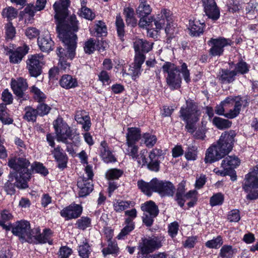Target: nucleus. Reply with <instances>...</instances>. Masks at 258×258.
<instances>
[{
    "mask_svg": "<svg viewBox=\"0 0 258 258\" xmlns=\"http://www.w3.org/2000/svg\"><path fill=\"white\" fill-rule=\"evenodd\" d=\"M228 220L231 222H237L240 219V212L237 209L230 211L227 215Z\"/></svg>",
    "mask_w": 258,
    "mask_h": 258,
    "instance_id": "680f3d73",
    "label": "nucleus"
},
{
    "mask_svg": "<svg viewBox=\"0 0 258 258\" xmlns=\"http://www.w3.org/2000/svg\"><path fill=\"white\" fill-rule=\"evenodd\" d=\"M239 159L235 156H228L223 159L221 163V167L223 168H227V170L234 169L240 164Z\"/></svg>",
    "mask_w": 258,
    "mask_h": 258,
    "instance_id": "c85d7f7f",
    "label": "nucleus"
},
{
    "mask_svg": "<svg viewBox=\"0 0 258 258\" xmlns=\"http://www.w3.org/2000/svg\"><path fill=\"white\" fill-rule=\"evenodd\" d=\"M232 44V42L230 39L223 37L212 38L208 41V44L211 46L209 54L212 56H220L223 55L224 47L230 46Z\"/></svg>",
    "mask_w": 258,
    "mask_h": 258,
    "instance_id": "9b49d317",
    "label": "nucleus"
},
{
    "mask_svg": "<svg viewBox=\"0 0 258 258\" xmlns=\"http://www.w3.org/2000/svg\"><path fill=\"white\" fill-rule=\"evenodd\" d=\"M75 119L76 121L82 124V128L85 131H88L91 126V121L89 116L84 110H79L76 113Z\"/></svg>",
    "mask_w": 258,
    "mask_h": 258,
    "instance_id": "a878e982",
    "label": "nucleus"
},
{
    "mask_svg": "<svg viewBox=\"0 0 258 258\" xmlns=\"http://www.w3.org/2000/svg\"><path fill=\"white\" fill-rule=\"evenodd\" d=\"M84 49L86 53H93L95 50V40L93 38L89 39L85 43Z\"/></svg>",
    "mask_w": 258,
    "mask_h": 258,
    "instance_id": "13d9d810",
    "label": "nucleus"
},
{
    "mask_svg": "<svg viewBox=\"0 0 258 258\" xmlns=\"http://www.w3.org/2000/svg\"><path fill=\"white\" fill-rule=\"evenodd\" d=\"M17 14V11L13 7H8L4 9L2 12L3 16L10 20L15 18Z\"/></svg>",
    "mask_w": 258,
    "mask_h": 258,
    "instance_id": "4d7b16f0",
    "label": "nucleus"
},
{
    "mask_svg": "<svg viewBox=\"0 0 258 258\" xmlns=\"http://www.w3.org/2000/svg\"><path fill=\"white\" fill-rule=\"evenodd\" d=\"M249 68L248 65L245 62L240 61L236 63L234 71L236 72V75L238 74L243 75L248 73Z\"/></svg>",
    "mask_w": 258,
    "mask_h": 258,
    "instance_id": "8fccbe9b",
    "label": "nucleus"
},
{
    "mask_svg": "<svg viewBox=\"0 0 258 258\" xmlns=\"http://www.w3.org/2000/svg\"><path fill=\"white\" fill-rule=\"evenodd\" d=\"M136 12L139 17L148 16L151 12L152 9L145 0L141 1Z\"/></svg>",
    "mask_w": 258,
    "mask_h": 258,
    "instance_id": "473e14b6",
    "label": "nucleus"
},
{
    "mask_svg": "<svg viewBox=\"0 0 258 258\" xmlns=\"http://www.w3.org/2000/svg\"><path fill=\"white\" fill-rule=\"evenodd\" d=\"M141 72V67L132 63L128 69V74L132 76L133 79L135 80L140 76Z\"/></svg>",
    "mask_w": 258,
    "mask_h": 258,
    "instance_id": "603ef678",
    "label": "nucleus"
},
{
    "mask_svg": "<svg viewBox=\"0 0 258 258\" xmlns=\"http://www.w3.org/2000/svg\"><path fill=\"white\" fill-rule=\"evenodd\" d=\"M204 12L208 18L211 19L212 21H215L220 18V9L217 5L208 9V10L204 11Z\"/></svg>",
    "mask_w": 258,
    "mask_h": 258,
    "instance_id": "ea45409f",
    "label": "nucleus"
},
{
    "mask_svg": "<svg viewBox=\"0 0 258 258\" xmlns=\"http://www.w3.org/2000/svg\"><path fill=\"white\" fill-rule=\"evenodd\" d=\"M224 196L221 193H217L214 195L210 200V204L212 207L221 205L224 201Z\"/></svg>",
    "mask_w": 258,
    "mask_h": 258,
    "instance_id": "864d4df0",
    "label": "nucleus"
},
{
    "mask_svg": "<svg viewBox=\"0 0 258 258\" xmlns=\"http://www.w3.org/2000/svg\"><path fill=\"white\" fill-rule=\"evenodd\" d=\"M164 237L162 236L145 238L143 240L142 245L140 246V251L138 252V254H141L143 256L153 252L162 246V241Z\"/></svg>",
    "mask_w": 258,
    "mask_h": 258,
    "instance_id": "ddd939ff",
    "label": "nucleus"
},
{
    "mask_svg": "<svg viewBox=\"0 0 258 258\" xmlns=\"http://www.w3.org/2000/svg\"><path fill=\"white\" fill-rule=\"evenodd\" d=\"M162 154V150L157 148L153 149L149 153L150 161L146 164L149 170L155 172H158L159 170L160 162L159 159Z\"/></svg>",
    "mask_w": 258,
    "mask_h": 258,
    "instance_id": "dca6fc26",
    "label": "nucleus"
},
{
    "mask_svg": "<svg viewBox=\"0 0 258 258\" xmlns=\"http://www.w3.org/2000/svg\"><path fill=\"white\" fill-rule=\"evenodd\" d=\"M236 135V133L233 130L222 133L216 144L207 149L205 162L212 163L228 154L233 149Z\"/></svg>",
    "mask_w": 258,
    "mask_h": 258,
    "instance_id": "7ed1b4c3",
    "label": "nucleus"
},
{
    "mask_svg": "<svg viewBox=\"0 0 258 258\" xmlns=\"http://www.w3.org/2000/svg\"><path fill=\"white\" fill-rule=\"evenodd\" d=\"M11 88L14 93L19 98H24L25 96L24 92L28 88L26 80L22 78L12 79L11 81Z\"/></svg>",
    "mask_w": 258,
    "mask_h": 258,
    "instance_id": "a211bd4d",
    "label": "nucleus"
},
{
    "mask_svg": "<svg viewBox=\"0 0 258 258\" xmlns=\"http://www.w3.org/2000/svg\"><path fill=\"white\" fill-rule=\"evenodd\" d=\"M171 12L168 10H163L160 14H158L156 19L153 21L156 26V29L160 30L165 25V23L167 24L172 20L171 17Z\"/></svg>",
    "mask_w": 258,
    "mask_h": 258,
    "instance_id": "393cba45",
    "label": "nucleus"
},
{
    "mask_svg": "<svg viewBox=\"0 0 258 258\" xmlns=\"http://www.w3.org/2000/svg\"><path fill=\"white\" fill-rule=\"evenodd\" d=\"M2 99L3 101L5 102V104H6V105L7 104H12L13 100L12 94L8 89L5 90L2 93Z\"/></svg>",
    "mask_w": 258,
    "mask_h": 258,
    "instance_id": "774afa93",
    "label": "nucleus"
},
{
    "mask_svg": "<svg viewBox=\"0 0 258 258\" xmlns=\"http://www.w3.org/2000/svg\"><path fill=\"white\" fill-rule=\"evenodd\" d=\"M118 247L117 244L112 241L110 239L108 241V246L102 250V252L104 256L107 254H115L118 252Z\"/></svg>",
    "mask_w": 258,
    "mask_h": 258,
    "instance_id": "e433bc0d",
    "label": "nucleus"
},
{
    "mask_svg": "<svg viewBox=\"0 0 258 258\" xmlns=\"http://www.w3.org/2000/svg\"><path fill=\"white\" fill-rule=\"evenodd\" d=\"M142 142L144 143L148 148H152L157 142V138L155 135L149 133L142 135Z\"/></svg>",
    "mask_w": 258,
    "mask_h": 258,
    "instance_id": "58836bf2",
    "label": "nucleus"
},
{
    "mask_svg": "<svg viewBox=\"0 0 258 258\" xmlns=\"http://www.w3.org/2000/svg\"><path fill=\"white\" fill-rule=\"evenodd\" d=\"M233 103H234V108L239 112L242 105L243 107H246L248 105V102L246 99H243L242 97L239 96L235 97Z\"/></svg>",
    "mask_w": 258,
    "mask_h": 258,
    "instance_id": "6e6d98bb",
    "label": "nucleus"
},
{
    "mask_svg": "<svg viewBox=\"0 0 258 258\" xmlns=\"http://www.w3.org/2000/svg\"><path fill=\"white\" fill-rule=\"evenodd\" d=\"M123 173V171L121 169L112 168L107 171L105 176L108 180L118 179L122 176Z\"/></svg>",
    "mask_w": 258,
    "mask_h": 258,
    "instance_id": "79ce46f5",
    "label": "nucleus"
},
{
    "mask_svg": "<svg viewBox=\"0 0 258 258\" xmlns=\"http://www.w3.org/2000/svg\"><path fill=\"white\" fill-rule=\"evenodd\" d=\"M53 125L58 142L67 143V139H69L76 145L80 143L79 135L74 132L62 117H57L54 120Z\"/></svg>",
    "mask_w": 258,
    "mask_h": 258,
    "instance_id": "39448f33",
    "label": "nucleus"
},
{
    "mask_svg": "<svg viewBox=\"0 0 258 258\" xmlns=\"http://www.w3.org/2000/svg\"><path fill=\"white\" fill-rule=\"evenodd\" d=\"M28 52L27 47H19L16 50L10 49L7 54L9 55L10 61L13 63H18Z\"/></svg>",
    "mask_w": 258,
    "mask_h": 258,
    "instance_id": "b1692460",
    "label": "nucleus"
},
{
    "mask_svg": "<svg viewBox=\"0 0 258 258\" xmlns=\"http://www.w3.org/2000/svg\"><path fill=\"white\" fill-rule=\"evenodd\" d=\"M73 253L72 249L67 246H61L59 250V256L60 258H68Z\"/></svg>",
    "mask_w": 258,
    "mask_h": 258,
    "instance_id": "338daca9",
    "label": "nucleus"
},
{
    "mask_svg": "<svg viewBox=\"0 0 258 258\" xmlns=\"http://www.w3.org/2000/svg\"><path fill=\"white\" fill-rule=\"evenodd\" d=\"M162 69L167 85L172 90L180 88L182 82L180 73L186 83L190 81L189 71L185 62H182L179 66L171 62L166 61L163 64Z\"/></svg>",
    "mask_w": 258,
    "mask_h": 258,
    "instance_id": "20e7f679",
    "label": "nucleus"
},
{
    "mask_svg": "<svg viewBox=\"0 0 258 258\" xmlns=\"http://www.w3.org/2000/svg\"><path fill=\"white\" fill-rule=\"evenodd\" d=\"M43 59L41 54L29 55L27 60V68L31 76L37 77L41 73V63Z\"/></svg>",
    "mask_w": 258,
    "mask_h": 258,
    "instance_id": "4468645a",
    "label": "nucleus"
},
{
    "mask_svg": "<svg viewBox=\"0 0 258 258\" xmlns=\"http://www.w3.org/2000/svg\"><path fill=\"white\" fill-rule=\"evenodd\" d=\"M125 137V145L126 148L125 152H128L129 154L134 155L135 152L137 151V147H139L137 143L142 138L141 131L138 127H128Z\"/></svg>",
    "mask_w": 258,
    "mask_h": 258,
    "instance_id": "1a4fd4ad",
    "label": "nucleus"
},
{
    "mask_svg": "<svg viewBox=\"0 0 258 258\" xmlns=\"http://www.w3.org/2000/svg\"><path fill=\"white\" fill-rule=\"evenodd\" d=\"M38 45L41 51L49 52L52 50L54 46V42L52 41L49 32L45 31L37 39Z\"/></svg>",
    "mask_w": 258,
    "mask_h": 258,
    "instance_id": "6ab92c4d",
    "label": "nucleus"
},
{
    "mask_svg": "<svg viewBox=\"0 0 258 258\" xmlns=\"http://www.w3.org/2000/svg\"><path fill=\"white\" fill-rule=\"evenodd\" d=\"M82 207L78 204H72L60 211V215L67 220L76 219L82 213Z\"/></svg>",
    "mask_w": 258,
    "mask_h": 258,
    "instance_id": "f3484780",
    "label": "nucleus"
},
{
    "mask_svg": "<svg viewBox=\"0 0 258 258\" xmlns=\"http://www.w3.org/2000/svg\"><path fill=\"white\" fill-rule=\"evenodd\" d=\"M69 0H60V4L55 2L53 7L55 12L54 18L57 21L56 31L59 38L67 46L68 57L72 59L77 46L76 34L78 30V21L75 16L67 15Z\"/></svg>",
    "mask_w": 258,
    "mask_h": 258,
    "instance_id": "f257e3e1",
    "label": "nucleus"
},
{
    "mask_svg": "<svg viewBox=\"0 0 258 258\" xmlns=\"http://www.w3.org/2000/svg\"><path fill=\"white\" fill-rule=\"evenodd\" d=\"M175 187L171 182L158 179L156 192L161 197L172 196Z\"/></svg>",
    "mask_w": 258,
    "mask_h": 258,
    "instance_id": "412c9836",
    "label": "nucleus"
},
{
    "mask_svg": "<svg viewBox=\"0 0 258 258\" xmlns=\"http://www.w3.org/2000/svg\"><path fill=\"white\" fill-rule=\"evenodd\" d=\"M115 26L117 30L118 36L121 41L123 40V37L124 36V23L123 19L121 16L118 15L116 17Z\"/></svg>",
    "mask_w": 258,
    "mask_h": 258,
    "instance_id": "c9c22d12",
    "label": "nucleus"
},
{
    "mask_svg": "<svg viewBox=\"0 0 258 258\" xmlns=\"http://www.w3.org/2000/svg\"><path fill=\"white\" fill-rule=\"evenodd\" d=\"M179 114V117L183 121H199L200 115L198 106L191 100L186 101V105L181 107Z\"/></svg>",
    "mask_w": 258,
    "mask_h": 258,
    "instance_id": "9d476101",
    "label": "nucleus"
},
{
    "mask_svg": "<svg viewBox=\"0 0 258 258\" xmlns=\"http://www.w3.org/2000/svg\"><path fill=\"white\" fill-rule=\"evenodd\" d=\"M236 72L228 69H221L218 75V78L221 83H231L235 80Z\"/></svg>",
    "mask_w": 258,
    "mask_h": 258,
    "instance_id": "bb28decb",
    "label": "nucleus"
},
{
    "mask_svg": "<svg viewBox=\"0 0 258 258\" xmlns=\"http://www.w3.org/2000/svg\"><path fill=\"white\" fill-rule=\"evenodd\" d=\"M86 177L83 176L78 179L77 186L79 188V196L80 197H85L91 193L93 189V177L94 173L92 168L90 165L85 167Z\"/></svg>",
    "mask_w": 258,
    "mask_h": 258,
    "instance_id": "423d86ee",
    "label": "nucleus"
},
{
    "mask_svg": "<svg viewBox=\"0 0 258 258\" xmlns=\"http://www.w3.org/2000/svg\"><path fill=\"white\" fill-rule=\"evenodd\" d=\"M28 168L31 170V174L33 171H35L36 172L44 176L48 174L47 169L40 163H35L32 165H30V163H29V166Z\"/></svg>",
    "mask_w": 258,
    "mask_h": 258,
    "instance_id": "c03bdc74",
    "label": "nucleus"
},
{
    "mask_svg": "<svg viewBox=\"0 0 258 258\" xmlns=\"http://www.w3.org/2000/svg\"><path fill=\"white\" fill-rule=\"evenodd\" d=\"M31 238L32 241H29L30 243H46L52 244V241L50 240L52 235L51 231L49 229H44L42 233H40V229L39 227L33 228L32 231Z\"/></svg>",
    "mask_w": 258,
    "mask_h": 258,
    "instance_id": "2eb2a0df",
    "label": "nucleus"
},
{
    "mask_svg": "<svg viewBox=\"0 0 258 258\" xmlns=\"http://www.w3.org/2000/svg\"><path fill=\"white\" fill-rule=\"evenodd\" d=\"M95 29L98 37L105 36L107 33L106 26L105 23L101 21H98L95 25Z\"/></svg>",
    "mask_w": 258,
    "mask_h": 258,
    "instance_id": "5fc2aeb1",
    "label": "nucleus"
},
{
    "mask_svg": "<svg viewBox=\"0 0 258 258\" xmlns=\"http://www.w3.org/2000/svg\"><path fill=\"white\" fill-rule=\"evenodd\" d=\"M91 220L87 217H82L78 219L76 223L77 227L82 230H84L91 226Z\"/></svg>",
    "mask_w": 258,
    "mask_h": 258,
    "instance_id": "de8ad7c7",
    "label": "nucleus"
},
{
    "mask_svg": "<svg viewBox=\"0 0 258 258\" xmlns=\"http://www.w3.org/2000/svg\"><path fill=\"white\" fill-rule=\"evenodd\" d=\"M36 109L38 113V115L42 116L47 114L51 109V108L47 104L43 103V102H41L39 103L37 106Z\"/></svg>",
    "mask_w": 258,
    "mask_h": 258,
    "instance_id": "e2e57ef3",
    "label": "nucleus"
},
{
    "mask_svg": "<svg viewBox=\"0 0 258 258\" xmlns=\"http://www.w3.org/2000/svg\"><path fill=\"white\" fill-rule=\"evenodd\" d=\"M0 120L5 124L12 123L13 120L9 116L6 104H0Z\"/></svg>",
    "mask_w": 258,
    "mask_h": 258,
    "instance_id": "f704fd0d",
    "label": "nucleus"
},
{
    "mask_svg": "<svg viewBox=\"0 0 258 258\" xmlns=\"http://www.w3.org/2000/svg\"><path fill=\"white\" fill-rule=\"evenodd\" d=\"M235 252L232 246L229 245H223L220 249L219 255L222 258H231Z\"/></svg>",
    "mask_w": 258,
    "mask_h": 258,
    "instance_id": "37998d69",
    "label": "nucleus"
},
{
    "mask_svg": "<svg viewBox=\"0 0 258 258\" xmlns=\"http://www.w3.org/2000/svg\"><path fill=\"white\" fill-rule=\"evenodd\" d=\"M139 147H137V151L135 152L134 155L129 154L128 152H125L126 155L132 157V159L137 161L139 165H145L147 163V159L146 158V154L147 151L146 150H141L138 154Z\"/></svg>",
    "mask_w": 258,
    "mask_h": 258,
    "instance_id": "2f4dec72",
    "label": "nucleus"
},
{
    "mask_svg": "<svg viewBox=\"0 0 258 258\" xmlns=\"http://www.w3.org/2000/svg\"><path fill=\"white\" fill-rule=\"evenodd\" d=\"M158 184V178H153L150 182H146L141 179L137 182L138 188L145 195L151 196L153 192H156Z\"/></svg>",
    "mask_w": 258,
    "mask_h": 258,
    "instance_id": "aec40b11",
    "label": "nucleus"
},
{
    "mask_svg": "<svg viewBox=\"0 0 258 258\" xmlns=\"http://www.w3.org/2000/svg\"><path fill=\"white\" fill-rule=\"evenodd\" d=\"M80 15V16L89 20H92L95 18V14L90 9L86 7H82Z\"/></svg>",
    "mask_w": 258,
    "mask_h": 258,
    "instance_id": "052dcab7",
    "label": "nucleus"
},
{
    "mask_svg": "<svg viewBox=\"0 0 258 258\" xmlns=\"http://www.w3.org/2000/svg\"><path fill=\"white\" fill-rule=\"evenodd\" d=\"M60 85L65 89L74 88L78 86V82L76 78L69 75H64L59 81Z\"/></svg>",
    "mask_w": 258,
    "mask_h": 258,
    "instance_id": "7c9ffc66",
    "label": "nucleus"
},
{
    "mask_svg": "<svg viewBox=\"0 0 258 258\" xmlns=\"http://www.w3.org/2000/svg\"><path fill=\"white\" fill-rule=\"evenodd\" d=\"M78 251L81 258H89L91 249L89 243L86 242L79 246Z\"/></svg>",
    "mask_w": 258,
    "mask_h": 258,
    "instance_id": "4c0bfd02",
    "label": "nucleus"
},
{
    "mask_svg": "<svg viewBox=\"0 0 258 258\" xmlns=\"http://www.w3.org/2000/svg\"><path fill=\"white\" fill-rule=\"evenodd\" d=\"M8 165L15 171L10 173L9 179L4 187L8 195H12L16 192L15 187L20 189L28 187V181L30 179L31 170L28 168L29 162L26 158H12L9 161Z\"/></svg>",
    "mask_w": 258,
    "mask_h": 258,
    "instance_id": "f03ea898",
    "label": "nucleus"
},
{
    "mask_svg": "<svg viewBox=\"0 0 258 258\" xmlns=\"http://www.w3.org/2000/svg\"><path fill=\"white\" fill-rule=\"evenodd\" d=\"M165 31L169 38H172L175 36V34L177 33V29L174 26V24H172V21H170L166 24Z\"/></svg>",
    "mask_w": 258,
    "mask_h": 258,
    "instance_id": "bf43d9fd",
    "label": "nucleus"
},
{
    "mask_svg": "<svg viewBox=\"0 0 258 258\" xmlns=\"http://www.w3.org/2000/svg\"><path fill=\"white\" fill-rule=\"evenodd\" d=\"M185 194L184 186L182 185H179L177 189L175 200L181 207H182L184 204L185 200H184V197Z\"/></svg>",
    "mask_w": 258,
    "mask_h": 258,
    "instance_id": "a18cd8bd",
    "label": "nucleus"
},
{
    "mask_svg": "<svg viewBox=\"0 0 258 258\" xmlns=\"http://www.w3.org/2000/svg\"><path fill=\"white\" fill-rule=\"evenodd\" d=\"M206 27L204 22H201L196 19L189 20L188 29L190 31V35L192 36L197 37L203 34L204 29Z\"/></svg>",
    "mask_w": 258,
    "mask_h": 258,
    "instance_id": "4be33fe9",
    "label": "nucleus"
},
{
    "mask_svg": "<svg viewBox=\"0 0 258 258\" xmlns=\"http://www.w3.org/2000/svg\"><path fill=\"white\" fill-rule=\"evenodd\" d=\"M212 122L213 124L219 130H224L231 126L232 122L228 119L219 117H214Z\"/></svg>",
    "mask_w": 258,
    "mask_h": 258,
    "instance_id": "72a5a7b5",
    "label": "nucleus"
},
{
    "mask_svg": "<svg viewBox=\"0 0 258 258\" xmlns=\"http://www.w3.org/2000/svg\"><path fill=\"white\" fill-rule=\"evenodd\" d=\"M185 122V129L190 134H194L197 130L196 123L198 121H194L191 120L184 121Z\"/></svg>",
    "mask_w": 258,
    "mask_h": 258,
    "instance_id": "69168bd1",
    "label": "nucleus"
},
{
    "mask_svg": "<svg viewBox=\"0 0 258 258\" xmlns=\"http://www.w3.org/2000/svg\"><path fill=\"white\" fill-rule=\"evenodd\" d=\"M223 244V240L220 236H217L216 238L212 240H208L206 243V246L210 248H218Z\"/></svg>",
    "mask_w": 258,
    "mask_h": 258,
    "instance_id": "3c124183",
    "label": "nucleus"
},
{
    "mask_svg": "<svg viewBox=\"0 0 258 258\" xmlns=\"http://www.w3.org/2000/svg\"><path fill=\"white\" fill-rule=\"evenodd\" d=\"M242 189L247 194L246 198L249 200L258 199V177L251 173L245 175L242 183Z\"/></svg>",
    "mask_w": 258,
    "mask_h": 258,
    "instance_id": "6e6552de",
    "label": "nucleus"
},
{
    "mask_svg": "<svg viewBox=\"0 0 258 258\" xmlns=\"http://www.w3.org/2000/svg\"><path fill=\"white\" fill-rule=\"evenodd\" d=\"M134 47L135 52H148L152 48V44L146 40L138 39H136L134 43Z\"/></svg>",
    "mask_w": 258,
    "mask_h": 258,
    "instance_id": "c756f323",
    "label": "nucleus"
},
{
    "mask_svg": "<svg viewBox=\"0 0 258 258\" xmlns=\"http://www.w3.org/2000/svg\"><path fill=\"white\" fill-rule=\"evenodd\" d=\"M52 154L55 160L58 163V167L63 169L67 167L68 157L63 149L58 146L51 151Z\"/></svg>",
    "mask_w": 258,
    "mask_h": 258,
    "instance_id": "5701e85b",
    "label": "nucleus"
},
{
    "mask_svg": "<svg viewBox=\"0 0 258 258\" xmlns=\"http://www.w3.org/2000/svg\"><path fill=\"white\" fill-rule=\"evenodd\" d=\"M130 202L119 200H115L113 203V207L114 211L120 213L130 207Z\"/></svg>",
    "mask_w": 258,
    "mask_h": 258,
    "instance_id": "a19ab883",
    "label": "nucleus"
},
{
    "mask_svg": "<svg viewBox=\"0 0 258 258\" xmlns=\"http://www.w3.org/2000/svg\"><path fill=\"white\" fill-rule=\"evenodd\" d=\"M141 209L144 212L143 223L147 227H150L153 224L154 219L159 213L158 206L153 201H149L142 205Z\"/></svg>",
    "mask_w": 258,
    "mask_h": 258,
    "instance_id": "f8f14e48",
    "label": "nucleus"
},
{
    "mask_svg": "<svg viewBox=\"0 0 258 258\" xmlns=\"http://www.w3.org/2000/svg\"><path fill=\"white\" fill-rule=\"evenodd\" d=\"M101 156L102 160L107 163L114 162L116 161V159L110 151L107 144L103 141L101 143Z\"/></svg>",
    "mask_w": 258,
    "mask_h": 258,
    "instance_id": "cd10ccee",
    "label": "nucleus"
},
{
    "mask_svg": "<svg viewBox=\"0 0 258 258\" xmlns=\"http://www.w3.org/2000/svg\"><path fill=\"white\" fill-rule=\"evenodd\" d=\"M197 155L196 148L192 146L188 147L187 152L185 153V157L187 160H195Z\"/></svg>",
    "mask_w": 258,
    "mask_h": 258,
    "instance_id": "0e129e2a",
    "label": "nucleus"
},
{
    "mask_svg": "<svg viewBox=\"0 0 258 258\" xmlns=\"http://www.w3.org/2000/svg\"><path fill=\"white\" fill-rule=\"evenodd\" d=\"M25 114L24 116V119L28 121H35L36 119L38 113L37 109H35L32 107H27L25 108Z\"/></svg>",
    "mask_w": 258,
    "mask_h": 258,
    "instance_id": "49530a36",
    "label": "nucleus"
},
{
    "mask_svg": "<svg viewBox=\"0 0 258 258\" xmlns=\"http://www.w3.org/2000/svg\"><path fill=\"white\" fill-rule=\"evenodd\" d=\"M31 91L34 94V98L39 103L43 102L46 97V95L40 89L35 86H33Z\"/></svg>",
    "mask_w": 258,
    "mask_h": 258,
    "instance_id": "09e8293b",
    "label": "nucleus"
},
{
    "mask_svg": "<svg viewBox=\"0 0 258 258\" xmlns=\"http://www.w3.org/2000/svg\"><path fill=\"white\" fill-rule=\"evenodd\" d=\"M32 229H31L30 224L28 221L20 220L13 224L12 232L19 237L22 242L32 241L31 238Z\"/></svg>",
    "mask_w": 258,
    "mask_h": 258,
    "instance_id": "0eeeda50",
    "label": "nucleus"
}]
</instances>
